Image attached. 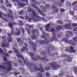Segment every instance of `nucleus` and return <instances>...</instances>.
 Masks as SVG:
<instances>
[{
  "mask_svg": "<svg viewBox=\"0 0 77 77\" xmlns=\"http://www.w3.org/2000/svg\"><path fill=\"white\" fill-rule=\"evenodd\" d=\"M38 76H39V77H42V75L40 72H38Z\"/></svg>",
  "mask_w": 77,
  "mask_h": 77,
  "instance_id": "39",
  "label": "nucleus"
},
{
  "mask_svg": "<svg viewBox=\"0 0 77 77\" xmlns=\"http://www.w3.org/2000/svg\"><path fill=\"white\" fill-rule=\"evenodd\" d=\"M57 24H63V22L60 20H57Z\"/></svg>",
  "mask_w": 77,
  "mask_h": 77,
  "instance_id": "21",
  "label": "nucleus"
},
{
  "mask_svg": "<svg viewBox=\"0 0 77 77\" xmlns=\"http://www.w3.org/2000/svg\"><path fill=\"white\" fill-rule=\"evenodd\" d=\"M49 65L52 67V70H57V68H60L61 67L60 66L57 64V62H50L49 63Z\"/></svg>",
  "mask_w": 77,
  "mask_h": 77,
  "instance_id": "2",
  "label": "nucleus"
},
{
  "mask_svg": "<svg viewBox=\"0 0 77 77\" xmlns=\"http://www.w3.org/2000/svg\"><path fill=\"white\" fill-rule=\"evenodd\" d=\"M4 62L6 64H8L7 63H8V61H7V58H6V57H4Z\"/></svg>",
  "mask_w": 77,
  "mask_h": 77,
  "instance_id": "30",
  "label": "nucleus"
},
{
  "mask_svg": "<svg viewBox=\"0 0 77 77\" xmlns=\"http://www.w3.org/2000/svg\"><path fill=\"white\" fill-rule=\"evenodd\" d=\"M51 69V67L50 66H47L45 68V69L46 71H48Z\"/></svg>",
  "mask_w": 77,
  "mask_h": 77,
  "instance_id": "28",
  "label": "nucleus"
},
{
  "mask_svg": "<svg viewBox=\"0 0 77 77\" xmlns=\"http://www.w3.org/2000/svg\"><path fill=\"white\" fill-rule=\"evenodd\" d=\"M3 52V49H2V48H0V53H2Z\"/></svg>",
  "mask_w": 77,
  "mask_h": 77,
  "instance_id": "63",
  "label": "nucleus"
},
{
  "mask_svg": "<svg viewBox=\"0 0 77 77\" xmlns=\"http://www.w3.org/2000/svg\"><path fill=\"white\" fill-rule=\"evenodd\" d=\"M1 45L2 46H5V47H7L9 46V44L8 43H2L1 44Z\"/></svg>",
  "mask_w": 77,
  "mask_h": 77,
  "instance_id": "15",
  "label": "nucleus"
},
{
  "mask_svg": "<svg viewBox=\"0 0 77 77\" xmlns=\"http://www.w3.org/2000/svg\"><path fill=\"white\" fill-rule=\"evenodd\" d=\"M17 57H18V58H20V57H22V60H24V57H23L22 56H21L18 54H17Z\"/></svg>",
  "mask_w": 77,
  "mask_h": 77,
  "instance_id": "25",
  "label": "nucleus"
},
{
  "mask_svg": "<svg viewBox=\"0 0 77 77\" xmlns=\"http://www.w3.org/2000/svg\"><path fill=\"white\" fill-rule=\"evenodd\" d=\"M27 65H28V66L30 67V66H31V63H27Z\"/></svg>",
  "mask_w": 77,
  "mask_h": 77,
  "instance_id": "55",
  "label": "nucleus"
},
{
  "mask_svg": "<svg viewBox=\"0 0 77 77\" xmlns=\"http://www.w3.org/2000/svg\"><path fill=\"white\" fill-rule=\"evenodd\" d=\"M64 74L63 72H61L60 73V74H58V75H60V76H63V75Z\"/></svg>",
  "mask_w": 77,
  "mask_h": 77,
  "instance_id": "45",
  "label": "nucleus"
},
{
  "mask_svg": "<svg viewBox=\"0 0 77 77\" xmlns=\"http://www.w3.org/2000/svg\"><path fill=\"white\" fill-rule=\"evenodd\" d=\"M70 48L71 50H69L68 48H66V49L65 50V51H68L69 53H75V50L74 49V48L72 46H70Z\"/></svg>",
  "mask_w": 77,
  "mask_h": 77,
  "instance_id": "5",
  "label": "nucleus"
},
{
  "mask_svg": "<svg viewBox=\"0 0 77 77\" xmlns=\"http://www.w3.org/2000/svg\"><path fill=\"white\" fill-rule=\"evenodd\" d=\"M32 14L33 17V15L31 14L30 15L29 18L30 20L32 19L34 21L38 22L39 21H41L42 20L45 22L47 21V20L46 21L44 18H42L40 16H36V14L34 11H32Z\"/></svg>",
  "mask_w": 77,
  "mask_h": 77,
  "instance_id": "1",
  "label": "nucleus"
},
{
  "mask_svg": "<svg viewBox=\"0 0 77 77\" xmlns=\"http://www.w3.org/2000/svg\"><path fill=\"white\" fill-rule=\"evenodd\" d=\"M1 7L2 8V9H3L4 11H6V10H7V9H6V8L3 5L1 6Z\"/></svg>",
  "mask_w": 77,
  "mask_h": 77,
  "instance_id": "32",
  "label": "nucleus"
},
{
  "mask_svg": "<svg viewBox=\"0 0 77 77\" xmlns=\"http://www.w3.org/2000/svg\"><path fill=\"white\" fill-rule=\"evenodd\" d=\"M73 30L75 32H76V33H77V27H75L73 29Z\"/></svg>",
  "mask_w": 77,
  "mask_h": 77,
  "instance_id": "42",
  "label": "nucleus"
},
{
  "mask_svg": "<svg viewBox=\"0 0 77 77\" xmlns=\"http://www.w3.org/2000/svg\"><path fill=\"white\" fill-rule=\"evenodd\" d=\"M26 6V4H24L23 3H21V7H22V6Z\"/></svg>",
  "mask_w": 77,
  "mask_h": 77,
  "instance_id": "54",
  "label": "nucleus"
},
{
  "mask_svg": "<svg viewBox=\"0 0 77 77\" xmlns=\"http://www.w3.org/2000/svg\"><path fill=\"white\" fill-rule=\"evenodd\" d=\"M32 6L33 7V6H35V5H37V2L36 1H34V2L32 3Z\"/></svg>",
  "mask_w": 77,
  "mask_h": 77,
  "instance_id": "33",
  "label": "nucleus"
},
{
  "mask_svg": "<svg viewBox=\"0 0 77 77\" xmlns=\"http://www.w3.org/2000/svg\"><path fill=\"white\" fill-rule=\"evenodd\" d=\"M26 26L27 27H28L29 28H32L33 27V25H29V24H27L26 25Z\"/></svg>",
  "mask_w": 77,
  "mask_h": 77,
  "instance_id": "27",
  "label": "nucleus"
},
{
  "mask_svg": "<svg viewBox=\"0 0 77 77\" xmlns=\"http://www.w3.org/2000/svg\"><path fill=\"white\" fill-rule=\"evenodd\" d=\"M39 67H40L39 69H40V71H41V72H44V70L42 68V64H40Z\"/></svg>",
  "mask_w": 77,
  "mask_h": 77,
  "instance_id": "20",
  "label": "nucleus"
},
{
  "mask_svg": "<svg viewBox=\"0 0 77 77\" xmlns=\"http://www.w3.org/2000/svg\"><path fill=\"white\" fill-rule=\"evenodd\" d=\"M72 25L73 26H77V23H72Z\"/></svg>",
  "mask_w": 77,
  "mask_h": 77,
  "instance_id": "59",
  "label": "nucleus"
},
{
  "mask_svg": "<svg viewBox=\"0 0 77 77\" xmlns=\"http://www.w3.org/2000/svg\"><path fill=\"white\" fill-rule=\"evenodd\" d=\"M51 25V24L49 23L45 26V29L46 30V31H47V32H50L48 29H49V27H50V26Z\"/></svg>",
  "mask_w": 77,
  "mask_h": 77,
  "instance_id": "13",
  "label": "nucleus"
},
{
  "mask_svg": "<svg viewBox=\"0 0 77 77\" xmlns=\"http://www.w3.org/2000/svg\"><path fill=\"white\" fill-rule=\"evenodd\" d=\"M32 33V35H34L31 36V38H32V39H35L36 38V37L35 36V29H33Z\"/></svg>",
  "mask_w": 77,
  "mask_h": 77,
  "instance_id": "12",
  "label": "nucleus"
},
{
  "mask_svg": "<svg viewBox=\"0 0 77 77\" xmlns=\"http://www.w3.org/2000/svg\"><path fill=\"white\" fill-rule=\"evenodd\" d=\"M62 57H68L69 56L68 55H63L62 56Z\"/></svg>",
  "mask_w": 77,
  "mask_h": 77,
  "instance_id": "52",
  "label": "nucleus"
},
{
  "mask_svg": "<svg viewBox=\"0 0 77 77\" xmlns=\"http://www.w3.org/2000/svg\"><path fill=\"white\" fill-rule=\"evenodd\" d=\"M46 75L47 77H50V74L49 73H46Z\"/></svg>",
  "mask_w": 77,
  "mask_h": 77,
  "instance_id": "48",
  "label": "nucleus"
},
{
  "mask_svg": "<svg viewBox=\"0 0 77 77\" xmlns=\"http://www.w3.org/2000/svg\"><path fill=\"white\" fill-rule=\"evenodd\" d=\"M32 48L34 51H36V48H35V47H33Z\"/></svg>",
  "mask_w": 77,
  "mask_h": 77,
  "instance_id": "60",
  "label": "nucleus"
},
{
  "mask_svg": "<svg viewBox=\"0 0 77 77\" xmlns=\"http://www.w3.org/2000/svg\"><path fill=\"white\" fill-rule=\"evenodd\" d=\"M67 42L69 44H71L72 45H76V44L75 43V42H74L73 41L71 40H69V41Z\"/></svg>",
  "mask_w": 77,
  "mask_h": 77,
  "instance_id": "14",
  "label": "nucleus"
},
{
  "mask_svg": "<svg viewBox=\"0 0 77 77\" xmlns=\"http://www.w3.org/2000/svg\"><path fill=\"white\" fill-rule=\"evenodd\" d=\"M5 2H6L5 4H8V3H9V2L8 0H5Z\"/></svg>",
  "mask_w": 77,
  "mask_h": 77,
  "instance_id": "58",
  "label": "nucleus"
},
{
  "mask_svg": "<svg viewBox=\"0 0 77 77\" xmlns=\"http://www.w3.org/2000/svg\"><path fill=\"white\" fill-rule=\"evenodd\" d=\"M54 30H55L53 29H50V31H51V32H54Z\"/></svg>",
  "mask_w": 77,
  "mask_h": 77,
  "instance_id": "62",
  "label": "nucleus"
},
{
  "mask_svg": "<svg viewBox=\"0 0 77 77\" xmlns=\"http://www.w3.org/2000/svg\"><path fill=\"white\" fill-rule=\"evenodd\" d=\"M57 33L56 32H54L52 34V37L51 38H50L49 39L50 40V42H52L54 40L57 41V38L56 37V34Z\"/></svg>",
  "mask_w": 77,
  "mask_h": 77,
  "instance_id": "3",
  "label": "nucleus"
},
{
  "mask_svg": "<svg viewBox=\"0 0 77 77\" xmlns=\"http://www.w3.org/2000/svg\"><path fill=\"white\" fill-rule=\"evenodd\" d=\"M6 6L8 8H11L12 7V5L11 4H8L6 5Z\"/></svg>",
  "mask_w": 77,
  "mask_h": 77,
  "instance_id": "38",
  "label": "nucleus"
},
{
  "mask_svg": "<svg viewBox=\"0 0 77 77\" xmlns=\"http://www.w3.org/2000/svg\"><path fill=\"white\" fill-rule=\"evenodd\" d=\"M45 7L46 8H47V9H48V8H50V6L49 4H47L45 5Z\"/></svg>",
  "mask_w": 77,
  "mask_h": 77,
  "instance_id": "34",
  "label": "nucleus"
},
{
  "mask_svg": "<svg viewBox=\"0 0 77 77\" xmlns=\"http://www.w3.org/2000/svg\"><path fill=\"white\" fill-rule=\"evenodd\" d=\"M17 5L18 6H19V7H21V3L20 2H17Z\"/></svg>",
  "mask_w": 77,
  "mask_h": 77,
  "instance_id": "29",
  "label": "nucleus"
},
{
  "mask_svg": "<svg viewBox=\"0 0 77 77\" xmlns=\"http://www.w3.org/2000/svg\"><path fill=\"white\" fill-rule=\"evenodd\" d=\"M73 40L75 41V42H77V37H74L73 39Z\"/></svg>",
  "mask_w": 77,
  "mask_h": 77,
  "instance_id": "44",
  "label": "nucleus"
},
{
  "mask_svg": "<svg viewBox=\"0 0 77 77\" xmlns=\"http://www.w3.org/2000/svg\"><path fill=\"white\" fill-rule=\"evenodd\" d=\"M28 9L29 12H32V9L31 7H29L28 8Z\"/></svg>",
  "mask_w": 77,
  "mask_h": 77,
  "instance_id": "49",
  "label": "nucleus"
},
{
  "mask_svg": "<svg viewBox=\"0 0 77 77\" xmlns=\"http://www.w3.org/2000/svg\"><path fill=\"white\" fill-rule=\"evenodd\" d=\"M17 42H18V43H19V42H20L21 41V39L20 38H18L17 39Z\"/></svg>",
  "mask_w": 77,
  "mask_h": 77,
  "instance_id": "50",
  "label": "nucleus"
},
{
  "mask_svg": "<svg viewBox=\"0 0 77 77\" xmlns=\"http://www.w3.org/2000/svg\"><path fill=\"white\" fill-rule=\"evenodd\" d=\"M32 6L33 8H35L38 12V13H39V14H41V15H42L43 17H44V16H45V14L44 13V12H43L42 11L40 10L39 9V8L37 7L36 6L33 5Z\"/></svg>",
  "mask_w": 77,
  "mask_h": 77,
  "instance_id": "7",
  "label": "nucleus"
},
{
  "mask_svg": "<svg viewBox=\"0 0 77 77\" xmlns=\"http://www.w3.org/2000/svg\"><path fill=\"white\" fill-rule=\"evenodd\" d=\"M74 72L76 74H77V69H74Z\"/></svg>",
  "mask_w": 77,
  "mask_h": 77,
  "instance_id": "51",
  "label": "nucleus"
},
{
  "mask_svg": "<svg viewBox=\"0 0 77 77\" xmlns=\"http://www.w3.org/2000/svg\"><path fill=\"white\" fill-rule=\"evenodd\" d=\"M50 42V40H48L47 39H45L44 41L41 40L40 41V43L42 45H44V44H47Z\"/></svg>",
  "mask_w": 77,
  "mask_h": 77,
  "instance_id": "8",
  "label": "nucleus"
},
{
  "mask_svg": "<svg viewBox=\"0 0 77 77\" xmlns=\"http://www.w3.org/2000/svg\"><path fill=\"white\" fill-rule=\"evenodd\" d=\"M63 41L66 42H68V38H64L63 39Z\"/></svg>",
  "mask_w": 77,
  "mask_h": 77,
  "instance_id": "41",
  "label": "nucleus"
},
{
  "mask_svg": "<svg viewBox=\"0 0 77 77\" xmlns=\"http://www.w3.org/2000/svg\"><path fill=\"white\" fill-rule=\"evenodd\" d=\"M11 34L9 33H8V36H9V37L12 36V35H14V34H15V32L14 31H11Z\"/></svg>",
  "mask_w": 77,
  "mask_h": 77,
  "instance_id": "16",
  "label": "nucleus"
},
{
  "mask_svg": "<svg viewBox=\"0 0 77 77\" xmlns=\"http://www.w3.org/2000/svg\"><path fill=\"white\" fill-rule=\"evenodd\" d=\"M0 68H2V69H6V67L4 66L0 65Z\"/></svg>",
  "mask_w": 77,
  "mask_h": 77,
  "instance_id": "47",
  "label": "nucleus"
},
{
  "mask_svg": "<svg viewBox=\"0 0 77 77\" xmlns=\"http://www.w3.org/2000/svg\"><path fill=\"white\" fill-rule=\"evenodd\" d=\"M54 47L53 46L50 45L49 47V49L46 50V52L48 54H49V53H50V51L52 50H53V49H54Z\"/></svg>",
  "mask_w": 77,
  "mask_h": 77,
  "instance_id": "10",
  "label": "nucleus"
},
{
  "mask_svg": "<svg viewBox=\"0 0 77 77\" xmlns=\"http://www.w3.org/2000/svg\"><path fill=\"white\" fill-rule=\"evenodd\" d=\"M62 32H59L58 34H57V36L58 38H60L62 36Z\"/></svg>",
  "mask_w": 77,
  "mask_h": 77,
  "instance_id": "26",
  "label": "nucleus"
},
{
  "mask_svg": "<svg viewBox=\"0 0 77 77\" xmlns=\"http://www.w3.org/2000/svg\"><path fill=\"white\" fill-rule=\"evenodd\" d=\"M60 11L61 12H64L65 11V9H60Z\"/></svg>",
  "mask_w": 77,
  "mask_h": 77,
  "instance_id": "64",
  "label": "nucleus"
},
{
  "mask_svg": "<svg viewBox=\"0 0 77 77\" xmlns=\"http://www.w3.org/2000/svg\"><path fill=\"white\" fill-rule=\"evenodd\" d=\"M21 2H26V3H28V0H20Z\"/></svg>",
  "mask_w": 77,
  "mask_h": 77,
  "instance_id": "35",
  "label": "nucleus"
},
{
  "mask_svg": "<svg viewBox=\"0 0 77 77\" xmlns=\"http://www.w3.org/2000/svg\"><path fill=\"white\" fill-rule=\"evenodd\" d=\"M14 23L10 22L8 23V25L10 26V27H12V26H14Z\"/></svg>",
  "mask_w": 77,
  "mask_h": 77,
  "instance_id": "24",
  "label": "nucleus"
},
{
  "mask_svg": "<svg viewBox=\"0 0 77 77\" xmlns=\"http://www.w3.org/2000/svg\"><path fill=\"white\" fill-rule=\"evenodd\" d=\"M66 37H67V38H70L71 37V36H70V35H71V36H72L73 35H72V32L70 31H66Z\"/></svg>",
  "mask_w": 77,
  "mask_h": 77,
  "instance_id": "9",
  "label": "nucleus"
},
{
  "mask_svg": "<svg viewBox=\"0 0 77 77\" xmlns=\"http://www.w3.org/2000/svg\"><path fill=\"white\" fill-rule=\"evenodd\" d=\"M2 39L4 42H6V38L4 36L2 37Z\"/></svg>",
  "mask_w": 77,
  "mask_h": 77,
  "instance_id": "36",
  "label": "nucleus"
},
{
  "mask_svg": "<svg viewBox=\"0 0 77 77\" xmlns=\"http://www.w3.org/2000/svg\"><path fill=\"white\" fill-rule=\"evenodd\" d=\"M13 50L14 53H19L18 51L17 50V49L15 48H13Z\"/></svg>",
  "mask_w": 77,
  "mask_h": 77,
  "instance_id": "23",
  "label": "nucleus"
},
{
  "mask_svg": "<svg viewBox=\"0 0 77 77\" xmlns=\"http://www.w3.org/2000/svg\"><path fill=\"white\" fill-rule=\"evenodd\" d=\"M8 66L7 69V70H8V71H10L11 70V65L10 64V63H8Z\"/></svg>",
  "mask_w": 77,
  "mask_h": 77,
  "instance_id": "18",
  "label": "nucleus"
},
{
  "mask_svg": "<svg viewBox=\"0 0 77 77\" xmlns=\"http://www.w3.org/2000/svg\"><path fill=\"white\" fill-rule=\"evenodd\" d=\"M9 12H10V14H11V15H12V10H11V9L9 10Z\"/></svg>",
  "mask_w": 77,
  "mask_h": 77,
  "instance_id": "57",
  "label": "nucleus"
},
{
  "mask_svg": "<svg viewBox=\"0 0 77 77\" xmlns=\"http://www.w3.org/2000/svg\"><path fill=\"white\" fill-rule=\"evenodd\" d=\"M36 66L33 64L31 67H30V69L31 71H41V69L38 67H36Z\"/></svg>",
  "mask_w": 77,
  "mask_h": 77,
  "instance_id": "4",
  "label": "nucleus"
},
{
  "mask_svg": "<svg viewBox=\"0 0 77 77\" xmlns=\"http://www.w3.org/2000/svg\"><path fill=\"white\" fill-rule=\"evenodd\" d=\"M19 14L21 15H23L24 14V11L23 10L20 11L19 12Z\"/></svg>",
  "mask_w": 77,
  "mask_h": 77,
  "instance_id": "37",
  "label": "nucleus"
},
{
  "mask_svg": "<svg viewBox=\"0 0 77 77\" xmlns=\"http://www.w3.org/2000/svg\"><path fill=\"white\" fill-rule=\"evenodd\" d=\"M64 27L66 28L67 29H70L71 28V25L69 24H66L65 25Z\"/></svg>",
  "mask_w": 77,
  "mask_h": 77,
  "instance_id": "19",
  "label": "nucleus"
},
{
  "mask_svg": "<svg viewBox=\"0 0 77 77\" xmlns=\"http://www.w3.org/2000/svg\"><path fill=\"white\" fill-rule=\"evenodd\" d=\"M66 6H70V3H69V2L66 3Z\"/></svg>",
  "mask_w": 77,
  "mask_h": 77,
  "instance_id": "56",
  "label": "nucleus"
},
{
  "mask_svg": "<svg viewBox=\"0 0 77 77\" xmlns=\"http://www.w3.org/2000/svg\"><path fill=\"white\" fill-rule=\"evenodd\" d=\"M20 30H19L18 29H17L16 30V35H17V36L20 35Z\"/></svg>",
  "mask_w": 77,
  "mask_h": 77,
  "instance_id": "17",
  "label": "nucleus"
},
{
  "mask_svg": "<svg viewBox=\"0 0 77 77\" xmlns=\"http://www.w3.org/2000/svg\"><path fill=\"white\" fill-rule=\"evenodd\" d=\"M20 30L22 31V32L23 33H24V29H23V28H21Z\"/></svg>",
  "mask_w": 77,
  "mask_h": 77,
  "instance_id": "46",
  "label": "nucleus"
},
{
  "mask_svg": "<svg viewBox=\"0 0 77 77\" xmlns=\"http://www.w3.org/2000/svg\"><path fill=\"white\" fill-rule=\"evenodd\" d=\"M56 27L57 29H61L62 27V25H57L56 26Z\"/></svg>",
  "mask_w": 77,
  "mask_h": 77,
  "instance_id": "31",
  "label": "nucleus"
},
{
  "mask_svg": "<svg viewBox=\"0 0 77 77\" xmlns=\"http://www.w3.org/2000/svg\"><path fill=\"white\" fill-rule=\"evenodd\" d=\"M69 14L70 15H73V11H71L69 12Z\"/></svg>",
  "mask_w": 77,
  "mask_h": 77,
  "instance_id": "61",
  "label": "nucleus"
},
{
  "mask_svg": "<svg viewBox=\"0 0 77 77\" xmlns=\"http://www.w3.org/2000/svg\"><path fill=\"white\" fill-rule=\"evenodd\" d=\"M32 15V17H33V13H32V14H31L30 15L29 17H29L28 16H27V15H26L25 16V19L26 20H29V23H30L31 22H32V21H31V20H32V19H30V15Z\"/></svg>",
  "mask_w": 77,
  "mask_h": 77,
  "instance_id": "11",
  "label": "nucleus"
},
{
  "mask_svg": "<svg viewBox=\"0 0 77 77\" xmlns=\"http://www.w3.org/2000/svg\"><path fill=\"white\" fill-rule=\"evenodd\" d=\"M30 55H31V57L32 60H33L34 61H35V62L37 61L38 60H39V59H41V57L39 55H36L35 56L36 58L35 59L34 57H33V54L32 53H30Z\"/></svg>",
  "mask_w": 77,
  "mask_h": 77,
  "instance_id": "6",
  "label": "nucleus"
},
{
  "mask_svg": "<svg viewBox=\"0 0 77 77\" xmlns=\"http://www.w3.org/2000/svg\"><path fill=\"white\" fill-rule=\"evenodd\" d=\"M54 2V3L55 4H56V5H57V4L58 6H60V2L57 3L56 2Z\"/></svg>",
  "mask_w": 77,
  "mask_h": 77,
  "instance_id": "43",
  "label": "nucleus"
},
{
  "mask_svg": "<svg viewBox=\"0 0 77 77\" xmlns=\"http://www.w3.org/2000/svg\"><path fill=\"white\" fill-rule=\"evenodd\" d=\"M64 61H67V62H72V60L71 59H64Z\"/></svg>",
  "mask_w": 77,
  "mask_h": 77,
  "instance_id": "22",
  "label": "nucleus"
},
{
  "mask_svg": "<svg viewBox=\"0 0 77 77\" xmlns=\"http://www.w3.org/2000/svg\"><path fill=\"white\" fill-rule=\"evenodd\" d=\"M40 8L42 10H43L44 9H45V7H44L43 6H40Z\"/></svg>",
  "mask_w": 77,
  "mask_h": 77,
  "instance_id": "53",
  "label": "nucleus"
},
{
  "mask_svg": "<svg viewBox=\"0 0 77 77\" xmlns=\"http://www.w3.org/2000/svg\"><path fill=\"white\" fill-rule=\"evenodd\" d=\"M12 38H8V42H11L12 41Z\"/></svg>",
  "mask_w": 77,
  "mask_h": 77,
  "instance_id": "40",
  "label": "nucleus"
}]
</instances>
